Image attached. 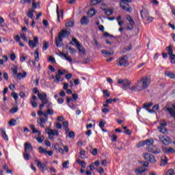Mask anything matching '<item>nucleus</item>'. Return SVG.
Returning a JSON list of instances; mask_svg holds the SVG:
<instances>
[{"mask_svg":"<svg viewBox=\"0 0 175 175\" xmlns=\"http://www.w3.org/2000/svg\"><path fill=\"white\" fill-rule=\"evenodd\" d=\"M108 8H109V7L107 6V4H106V3H103L100 5V9L102 10L106 11V10H107Z\"/></svg>","mask_w":175,"mask_h":175,"instance_id":"44","label":"nucleus"},{"mask_svg":"<svg viewBox=\"0 0 175 175\" xmlns=\"http://www.w3.org/2000/svg\"><path fill=\"white\" fill-rule=\"evenodd\" d=\"M143 146H146V142L145 141H142V142H139L137 144V147L138 148H140V147H143Z\"/></svg>","mask_w":175,"mask_h":175,"instance_id":"50","label":"nucleus"},{"mask_svg":"<svg viewBox=\"0 0 175 175\" xmlns=\"http://www.w3.org/2000/svg\"><path fill=\"white\" fill-rule=\"evenodd\" d=\"M117 135L113 134L111 136V142H117Z\"/></svg>","mask_w":175,"mask_h":175,"instance_id":"64","label":"nucleus"},{"mask_svg":"<svg viewBox=\"0 0 175 175\" xmlns=\"http://www.w3.org/2000/svg\"><path fill=\"white\" fill-rule=\"evenodd\" d=\"M145 171H146V170L144 169L143 167H139V168L135 170V172L137 173V174H139V175H144L142 173Z\"/></svg>","mask_w":175,"mask_h":175,"instance_id":"30","label":"nucleus"},{"mask_svg":"<svg viewBox=\"0 0 175 175\" xmlns=\"http://www.w3.org/2000/svg\"><path fill=\"white\" fill-rule=\"evenodd\" d=\"M170 58L172 59L171 63L172 64H175V61H174V59H175V55L174 54L171 55H170Z\"/></svg>","mask_w":175,"mask_h":175,"instance_id":"63","label":"nucleus"},{"mask_svg":"<svg viewBox=\"0 0 175 175\" xmlns=\"http://www.w3.org/2000/svg\"><path fill=\"white\" fill-rule=\"evenodd\" d=\"M165 151L167 154H170L172 152H174V149L173 148H165Z\"/></svg>","mask_w":175,"mask_h":175,"instance_id":"36","label":"nucleus"},{"mask_svg":"<svg viewBox=\"0 0 175 175\" xmlns=\"http://www.w3.org/2000/svg\"><path fill=\"white\" fill-rule=\"evenodd\" d=\"M27 16H28L29 18H31V20H33V18L35 17L33 12H31L30 10H29V12H27Z\"/></svg>","mask_w":175,"mask_h":175,"instance_id":"49","label":"nucleus"},{"mask_svg":"<svg viewBox=\"0 0 175 175\" xmlns=\"http://www.w3.org/2000/svg\"><path fill=\"white\" fill-rule=\"evenodd\" d=\"M47 49H49V42H44V45H43V46H42V49L43 50H44V51H46V50H47Z\"/></svg>","mask_w":175,"mask_h":175,"instance_id":"56","label":"nucleus"},{"mask_svg":"<svg viewBox=\"0 0 175 175\" xmlns=\"http://www.w3.org/2000/svg\"><path fill=\"white\" fill-rule=\"evenodd\" d=\"M167 163V158L165 156L161 157V161L160 163V166H165Z\"/></svg>","mask_w":175,"mask_h":175,"instance_id":"25","label":"nucleus"},{"mask_svg":"<svg viewBox=\"0 0 175 175\" xmlns=\"http://www.w3.org/2000/svg\"><path fill=\"white\" fill-rule=\"evenodd\" d=\"M69 165V161H66L64 163H63V167L64 169H68L69 167L68 166Z\"/></svg>","mask_w":175,"mask_h":175,"instance_id":"59","label":"nucleus"},{"mask_svg":"<svg viewBox=\"0 0 175 175\" xmlns=\"http://www.w3.org/2000/svg\"><path fill=\"white\" fill-rule=\"evenodd\" d=\"M38 151L40 152V154H47V150H46V148H43V147H39L38 148Z\"/></svg>","mask_w":175,"mask_h":175,"instance_id":"35","label":"nucleus"},{"mask_svg":"<svg viewBox=\"0 0 175 175\" xmlns=\"http://www.w3.org/2000/svg\"><path fill=\"white\" fill-rule=\"evenodd\" d=\"M141 16L143 20H146L148 17V12L146 11H141Z\"/></svg>","mask_w":175,"mask_h":175,"instance_id":"31","label":"nucleus"},{"mask_svg":"<svg viewBox=\"0 0 175 175\" xmlns=\"http://www.w3.org/2000/svg\"><path fill=\"white\" fill-rule=\"evenodd\" d=\"M56 13L57 14V21L59 23V17H64V10H61L59 12V7H58V5H57V8H56Z\"/></svg>","mask_w":175,"mask_h":175,"instance_id":"16","label":"nucleus"},{"mask_svg":"<svg viewBox=\"0 0 175 175\" xmlns=\"http://www.w3.org/2000/svg\"><path fill=\"white\" fill-rule=\"evenodd\" d=\"M159 139L160 142H161V143L165 146H169V144L172 143V138L166 135H159Z\"/></svg>","mask_w":175,"mask_h":175,"instance_id":"6","label":"nucleus"},{"mask_svg":"<svg viewBox=\"0 0 175 175\" xmlns=\"http://www.w3.org/2000/svg\"><path fill=\"white\" fill-rule=\"evenodd\" d=\"M34 57L36 61V62H38L39 61V49H37L35 52H34Z\"/></svg>","mask_w":175,"mask_h":175,"instance_id":"34","label":"nucleus"},{"mask_svg":"<svg viewBox=\"0 0 175 175\" xmlns=\"http://www.w3.org/2000/svg\"><path fill=\"white\" fill-rule=\"evenodd\" d=\"M75 25V22L73 21H70L66 23V27H73Z\"/></svg>","mask_w":175,"mask_h":175,"instance_id":"41","label":"nucleus"},{"mask_svg":"<svg viewBox=\"0 0 175 175\" xmlns=\"http://www.w3.org/2000/svg\"><path fill=\"white\" fill-rule=\"evenodd\" d=\"M3 59H0V65H3V64H5V62H8V60L9 59L8 56H6L5 55H3Z\"/></svg>","mask_w":175,"mask_h":175,"instance_id":"29","label":"nucleus"},{"mask_svg":"<svg viewBox=\"0 0 175 175\" xmlns=\"http://www.w3.org/2000/svg\"><path fill=\"white\" fill-rule=\"evenodd\" d=\"M96 13V11L95 10V9L92 8L89 10V12H88V16H90V17H92V16H95Z\"/></svg>","mask_w":175,"mask_h":175,"instance_id":"33","label":"nucleus"},{"mask_svg":"<svg viewBox=\"0 0 175 175\" xmlns=\"http://www.w3.org/2000/svg\"><path fill=\"white\" fill-rule=\"evenodd\" d=\"M90 23V19L88 16H83L81 19V25H87Z\"/></svg>","mask_w":175,"mask_h":175,"instance_id":"19","label":"nucleus"},{"mask_svg":"<svg viewBox=\"0 0 175 175\" xmlns=\"http://www.w3.org/2000/svg\"><path fill=\"white\" fill-rule=\"evenodd\" d=\"M147 111H148V113H155L157 111L159 110V105H155L152 107V110L147 109L146 108Z\"/></svg>","mask_w":175,"mask_h":175,"instance_id":"21","label":"nucleus"},{"mask_svg":"<svg viewBox=\"0 0 175 175\" xmlns=\"http://www.w3.org/2000/svg\"><path fill=\"white\" fill-rule=\"evenodd\" d=\"M26 76H27V72H23V74L21 72V73H18L15 78L18 79V80H21V79L25 78Z\"/></svg>","mask_w":175,"mask_h":175,"instance_id":"27","label":"nucleus"},{"mask_svg":"<svg viewBox=\"0 0 175 175\" xmlns=\"http://www.w3.org/2000/svg\"><path fill=\"white\" fill-rule=\"evenodd\" d=\"M143 157L146 161H148L150 163H157L155 157L151 154V153H145Z\"/></svg>","mask_w":175,"mask_h":175,"instance_id":"7","label":"nucleus"},{"mask_svg":"<svg viewBox=\"0 0 175 175\" xmlns=\"http://www.w3.org/2000/svg\"><path fill=\"white\" fill-rule=\"evenodd\" d=\"M157 129L159 131H160L161 133H163V135H167V129H166V127L159 126L157 127Z\"/></svg>","mask_w":175,"mask_h":175,"instance_id":"22","label":"nucleus"},{"mask_svg":"<svg viewBox=\"0 0 175 175\" xmlns=\"http://www.w3.org/2000/svg\"><path fill=\"white\" fill-rule=\"evenodd\" d=\"M146 150L149 152H152V154H161V149L152 145H148L146 146Z\"/></svg>","mask_w":175,"mask_h":175,"instance_id":"8","label":"nucleus"},{"mask_svg":"<svg viewBox=\"0 0 175 175\" xmlns=\"http://www.w3.org/2000/svg\"><path fill=\"white\" fill-rule=\"evenodd\" d=\"M118 65L119 66H123L125 68L126 66H128V57L127 56H123L119 59Z\"/></svg>","mask_w":175,"mask_h":175,"instance_id":"10","label":"nucleus"},{"mask_svg":"<svg viewBox=\"0 0 175 175\" xmlns=\"http://www.w3.org/2000/svg\"><path fill=\"white\" fill-rule=\"evenodd\" d=\"M38 44H39V38L38 37H34V41L31 40H29V45L32 49H35V47H36V46H38Z\"/></svg>","mask_w":175,"mask_h":175,"instance_id":"12","label":"nucleus"},{"mask_svg":"<svg viewBox=\"0 0 175 175\" xmlns=\"http://www.w3.org/2000/svg\"><path fill=\"white\" fill-rule=\"evenodd\" d=\"M103 92L104 94V96H105L106 98H109V96H110V93H109V90H103Z\"/></svg>","mask_w":175,"mask_h":175,"instance_id":"51","label":"nucleus"},{"mask_svg":"<svg viewBox=\"0 0 175 175\" xmlns=\"http://www.w3.org/2000/svg\"><path fill=\"white\" fill-rule=\"evenodd\" d=\"M38 98L42 101V103H46L47 102V94L44 92L38 93Z\"/></svg>","mask_w":175,"mask_h":175,"instance_id":"13","label":"nucleus"},{"mask_svg":"<svg viewBox=\"0 0 175 175\" xmlns=\"http://www.w3.org/2000/svg\"><path fill=\"white\" fill-rule=\"evenodd\" d=\"M36 100H38V97L35 95H33L30 99H29V102H30V105L32 104V102H36Z\"/></svg>","mask_w":175,"mask_h":175,"instance_id":"42","label":"nucleus"},{"mask_svg":"<svg viewBox=\"0 0 175 175\" xmlns=\"http://www.w3.org/2000/svg\"><path fill=\"white\" fill-rule=\"evenodd\" d=\"M57 73L60 75V76H62V75H65V73H67L66 70H59Z\"/></svg>","mask_w":175,"mask_h":175,"instance_id":"61","label":"nucleus"},{"mask_svg":"<svg viewBox=\"0 0 175 175\" xmlns=\"http://www.w3.org/2000/svg\"><path fill=\"white\" fill-rule=\"evenodd\" d=\"M152 105H153L152 103H144V107L146 109V110H147V109H148V107H151V106H152Z\"/></svg>","mask_w":175,"mask_h":175,"instance_id":"48","label":"nucleus"},{"mask_svg":"<svg viewBox=\"0 0 175 175\" xmlns=\"http://www.w3.org/2000/svg\"><path fill=\"white\" fill-rule=\"evenodd\" d=\"M172 46H170L166 48L167 51H168L169 55H173V49H171Z\"/></svg>","mask_w":175,"mask_h":175,"instance_id":"45","label":"nucleus"},{"mask_svg":"<svg viewBox=\"0 0 175 175\" xmlns=\"http://www.w3.org/2000/svg\"><path fill=\"white\" fill-rule=\"evenodd\" d=\"M145 141V144L147 146H152V144H154V139H148Z\"/></svg>","mask_w":175,"mask_h":175,"instance_id":"32","label":"nucleus"},{"mask_svg":"<svg viewBox=\"0 0 175 175\" xmlns=\"http://www.w3.org/2000/svg\"><path fill=\"white\" fill-rule=\"evenodd\" d=\"M120 7L125 12H127L129 13H131V12H132V8L129 6V4H122V3H120Z\"/></svg>","mask_w":175,"mask_h":175,"instance_id":"14","label":"nucleus"},{"mask_svg":"<svg viewBox=\"0 0 175 175\" xmlns=\"http://www.w3.org/2000/svg\"><path fill=\"white\" fill-rule=\"evenodd\" d=\"M46 113H48L49 116H53L54 115V110L51 109H48L46 110Z\"/></svg>","mask_w":175,"mask_h":175,"instance_id":"54","label":"nucleus"},{"mask_svg":"<svg viewBox=\"0 0 175 175\" xmlns=\"http://www.w3.org/2000/svg\"><path fill=\"white\" fill-rule=\"evenodd\" d=\"M146 20L147 24H150V23H152V21H154V18L152 16H147Z\"/></svg>","mask_w":175,"mask_h":175,"instance_id":"37","label":"nucleus"},{"mask_svg":"<svg viewBox=\"0 0 175 175\" xmlns=\"http://www.w3.org/2000/svg\"><path fill=\"white\" fill-rule=\"evenodd\" d=\"M68 49L70 51V54H72V55H75V54H76L77 51L75 48L69 47Z\"/></svg>","mask_w":175,"mask_h":175,"instance_id":"39","label":"nucleus"},{"mask_svg":"<svg viewBox=\"0 0 175 175\" xmlns=\"http://www.w3.org/2000/svg\"><path fill=\"white\" fill-rule=\"evenodd\" d=\"M118 84H122V90L126 91V90H131L132 87H131L132 82L128 79H118Z\"/></svg>","mask_w":175,"mask_h":175,"instance_id":"3","label":"nucleus"},{"mask_svg":"<svg viewBox=\"0 0 175 175\" xmlns=\"http://www.w3.org/2000/svg\"><path fill=\"white\" fill-rule=\"evenodd\" d=\"M126 18L129 23V25H126V29H128V31H132L135 26V21H133V18L130 15L127 16Z\"/></svg>","mask_w":175,"mask_h":175,"instance_id":"9","label":"nucleus"},{"mask_svg":"<svg viewBox=\"0 0 175 175\" xmlns=\"http://www.w3.org/2000/svg\"><path fill=\"white\" fill-rule=\"evenodd\" d=\"M132 2V0H121V3L123 5L131 3Z\"/></svg>","mask_w":175,"mask_h":175,"instance_id":"60","label":"nucleus"},{"mask_svg":"<svg viewBox=\"0 0 175 175\" xmlns=\"http://www.w3.org/2000/svg\"><path fill=\"white\" fill-rule=\"evenodd\" d=\"M17 111H18V107H14L12 109H10V113H12V114H14V113H17Z\"/></svg>","mask_w":175,"mask_h":175,"instance_id":"57","label":"nucleus"},{"mask_svg":"<svg viewBox=\"0 0 175 175\" xmlns=\"http://www.w3.org/2000/svg\"><path fill=\"white\" fill-rule=\"evenodd\" d=\"M17 121L14 119H12L11 120L9 121L8 124L10 125V126H14V125H16V122Z\"/></svg>","mask_w":175,"mask_h":175,"instance_id":"38","label":"nucleus"},{"mask_svg":"<svg viewBox=\"0 0 175 175\" xmlns=\"http://www.w3.org/2000/svg\"><path fill=\"white\" fill-rule=\"evenodd\" d=\"M113 10L112 8H110L109 10H105V14H107V16H111V14H113Z\"/></svg>","mask_w":175,"mask_h":175,"instance_id":"43","label":"nucleus"},{"mask_svg":"<svg viewBox=\"0 0 175 175\" xmlns=\"http://www.w3.org/2000/svg\"><path fill=\"white\" fill-rule=\"evenodd\" d=\"M11 95H12V98H14V99L15 100H17V99H18V94L17 93L12 92Z\"/></svg>","mask_w":175,"mask_h":175,"instance_id":"55","label":"nucleus"},{"mask_svg":"<svg viewBox=\"0 0 175 175\" xmlns=\"http://www.w3.org/2000/svg\"><path fill=\"white\" fill-rule=\"evenodd\" d=\"M102 54H104L105 57H110V55H113L114 54V52L113 51H107L106 50L101 51Z\"/></svg>","mask_w":175,"mask_h":175,"instance_id":"26","label":"nucleus"},{"mask_svg":"<svg viewBox=\"0 0 175 175\" xmlns=\"http://www.w3.org/2000/svg\"><path fill=\"white\" fill-rule=\"evenodd\" d=\"M45 132L49 135V139H50V140L54 139L53 136H58V135H59V133L55 129H46Z\"/></svg>","mask_w":175,"mask_h":175,"instance_id":"5","label":"nucleus"},{"mask_svg":"<svg viewBox=\"0 0 175 175\" xmlns=\"http://www.w3.org/2000/svg\"><path fill=\"white\" fill-rule=\"evenodd\" d=\"M0 132L3 139L8 142L9 140V137L8 136V134H6V130H5V129H0Z\"/></svg>","mask_w":175,"mask_h":175,"instance_id":"18","label":"nucleus"},{"mask_svg":"<svg viewBox=\"0 0 175 175\" xmlns=\"http://www.w3.org/2000/svg\"><path fill=\"white\" fill-rule=\"evenodd\" d=\"M165 175H174V170H172V169L169 170L166 172Z\"/></svg>","mask_w":175,"mask_h":175,"instance_id":"58","label":"nucleus"},{"mask_svg":"<svg viewBox=\"0 0 175 175\" xmlns=\"http://www.w3.org/2000/svg\"><path fill=\"white\" fill-rule=\"evenodd\" d=\"M12 70L13 72V77H16V75H18V67H17V66H13Z\"/></svg>","mask_w":175,"mask_h":175,"instance_id":"24","label":"nucleus"},{"mask_svg":"<svg viewBox=\"0 0 175 175\" xmlns=\"http://www.w3.org/2000/svg\"><path fill=\"white\" fill-rule=\"evenodd\" d=\"M103 1L105 0H92L90 2V5H92V6H95L96 5H98V3L103 2Z\"/></svg>","mask_w":175,"mask_h":175,"instance_id":"28","label":"nucleus"},{"mask_svg":"<svg viewBox=\"0 0 175 175\" xmlns=\"http://www.w3.org/2000/svg\"><path fill=\"white\" fill-rule=\"evenodd\" d=\"M68 137L70 138V139H73V137H75V132L73 131H70L68 133Z\"/></svg>","mask_w":175,"mask_h":175,"instance_id":"62","label":"nucleus"},{"mask_svg":"<svg viewBox=\"0 0 175 175\" xmlns=\"http://www.w3.org/2000/svg\"><path fill=\"white\" fill-rule=\"evenodd\" d=\"M36 140L39 143H43V141L44 140V137L39 135V137L36 138Z\"/></svg>","mask_w":175,"mask_h":175,"instance_id":"46","label":"nucleus"},{"mask_svg":"<svg viewBox=\"0 0 175 175\" xmlns=\"http://www.w3.org/2000/svg\"><path fill=\"white\" fill-rule=\"evenodd\" d=\"M44 104L46 105L47 109H50V107H51V106H53V103L50 101H49V100H46V103H44Z\"/></svg>","mask_w":175,"mask_h":175,"instance_id":"47","label":"nucleus"},{"mask_svg":"<svg viewBox=\"0 0 175 175\" xmlns=\"http://www.w3.org/2000/svg\"><path fill=\"white\" fill-rule=\"evenodd\" d=\"M165 76L169 79H175V74L172 71H165Z\"/></svg>","mask_w":175,"mask_h":175,"instance_id":"20","label":"nucleus"},{"mask_svg":"<svg viewBox=\"0 0 175 175\" xmlns=\"http://www.w3.org/2000/svg\"><path fill=\"white\" fill-rule=\"evenodd\" d=\"M63 126L66 133H69V122L68 121L63 122Z\"/></svg>","mask_w":175,"mask_h":175,"instance_id":"23","label":"nucleus"},{"mask_svg":"<svg viewBox=\"0 0 175 175\" xmlns=\"http://www.w3.org/2000/svg\"><path fill=\"white\" fill-rule=\"evenodd\" d=\"M68 35L69 32L66 31V30L60 31L58 36L55 38L57 47H62V38H65V36H68Z\"/></svg>","mask_w":175,"mask_h":175,"instance_id":"2","label":"nucleus"},{"mask_svg":"<svg viewBox=\"0 0 175 175\" xmlns=\"http://www.w3.org/2000/svg\"><path fill=\"white\" fill-rule=\"evenodd\" d=\"M47 121H48L47 119H46L43 117H41V118L37 119V122H38V124H39V125L41 128H44V125L43 124H46V122H47Z\"/></svg>","mask_w":175,"mask_h":175,"instance_id":"15","label":"nucleus"},{"mask_svg":"<svg viewBox=\"0 0 175 175\" xmlns=\"http://www.w3.org/2000/svg\"><path fill=\"white\" fill-rule=\"evenodd\" d=\"M78 163H79V165H81V166L83 167V169L85 168V166H87L85 162L81 161V160H78Z\"/></svg>","mask_w":175,"mask_h":175,"instance_id":"53","label":"nucleus"},{"mask_svg":"<svg viewBox=\"0 0 175 175\" xmlns=\"http://www.w3.org/2000/svg\"><path fill=\"white\" fill-rule=\"evenodd\" d=\"M70 44H76V47L77 48L78 51L81 53V54H85V49H84V47L81 46V44H80V42L75 38H72V40L70 42Z\"/></svg>","mask_w":175,"mask_h":175,"instance_id":"4","label":"nucleus"},{"mask_svg":"<svg viewBox=\"0 0 175 175\" xmlns=\"http://www.w3.org/2000/svg\"><path fill=\"white\" fill-rule=\"evenodd\" d=\"M27 151H30L31 152L33 151V148L32 147V145L28 142H26L25 144V152H27Z\"/></svg>","mask_w":175,"mask_h":175,"instance_id":"17","label":"nucleus"},{"mask_svg":"<svg viewBox=\"0 0 175 175\" xmlns=\"http://www.w3.org/2000/svg\"><path fill=\"white\" fill-rule=\"evenodd\" d=\"M150 84H151V79L148 78V77H144L137 82L135 85L132 86L130 88V90H131L132 92H135L136 91H143V90L148 88Z\"/></svg>","mask_w":175,"mask_h":175,"instance_id":"1","label":"nucleus"},{"mask_svg":"<svg viewBox=\"0 0 175 175\" xmlns=\"http://www.w3.org/2000/svg\"><path fill=\"white\" fill-rule=\"evenodd\" d=\"M55 83H59L61 81V75L59 74H57L55 75Z\"/></svg>","mask_w":175,"mask_h":175,"instance_id":"40","label":"nucleus"},{"mask_svg":"<svg viewBox=\"0 0 175 175\" xmlns=\"http://www.w3.org/2000/svg\"><path fill=\"white\" fill-rule=\"evenodd\" d=\"M23 158H24V159H25V161H28L29 159V154H28V152H24Z\"/></svg>","mask_w":175,"mask_h":175,"instance_id":"52","label":"nucleus"},{"mask_svg":"<svg viewBox=\"0 0 175 175\" xmlns=\"http://www.w3.org/2000/svg\"><path fill=\"white\" fill-rule=\"evenodd\" d=\"M34 162L37 164V166L41 172H44L45 170H47V166L44 163H42L39 159H36Z\"/></svg>","mask_w":175,"mask_h":175,"instance_id":"11","label":"nucleus"}]
</instances>
